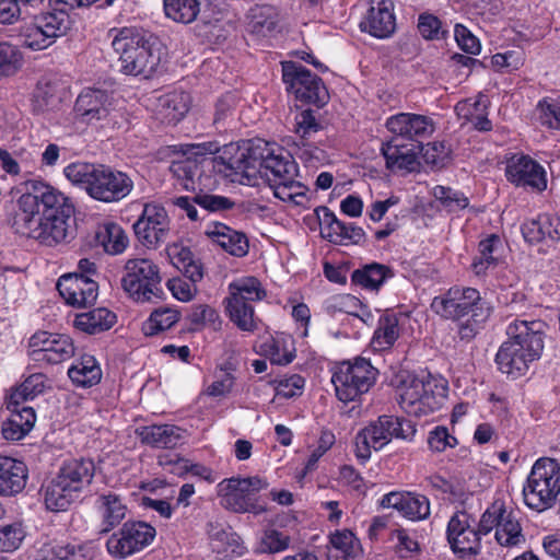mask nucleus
Segmentation results:
<instances>
[{
    "label": "nucleus",
    "instance_id": "338daca9",
    "mask_svg": "<svg viewBox=\"0 0 560 560\" xmlns=\"http://www.w3.org/2000/svg\"><path fill=\"white\" fill-rule=\"evenodd\" d=\"M195 326H211L218 329L221 325L219 313L209 305H197L189 315Z\"/></svg>",
    "mask_w": 560,
    "mask_h": 560
},
{
    "label": "nucleus",
    "instance_id": "6e6552de",
    "mask_svg": "<svg viewBox=\"0 0 560 560\" xmlns=\"http://www.w3.org/2000/svg\"><path fill=\"white\" fill-rule=\"evenodd\" d=\"M447 383L428 374L413 376L399 388L400 408L413 417H422L441 409L447 396Z\"/></svg>",
    "mask_w": 560,
    "mask_h": 560
},
{
    "label": "nucleus",
    "instance_id": "052dcab7",
    "mask_svg": "<svg viewBox=\"0 0 560 560\" xmlns=\"http://www.w3.org/2000/svg\"><path fill=\"white\" fill-rule=\"evenodd\" d=\"M261 349L264 354L273 364L287 365L295 358L294 349H287L283 340L270 339L261 345Z\"/></svg>",
    "mask_w": 560,
    "mask_h": 560
},
{
    "label": "nucleus",
    "instance_id": "473e14b6",
    "mask_svg": "<svg viewBox=\"0 0 560 560\" xmlns=\"http://www.w3.org/2000/svg\"><path fill=\"white\" fill-rule=\"evenodd\" d=\"M400 314L393 310L383 312L373 332L370 347L374 352L390 350L400 337Z\"/></svg>",
    "mask_w": 560,
    "mask_h": 560
},
{
    "label": "nucleus",
    "instance_id": "7c9ffc66",
    "mask_svg": "<svg viewBox=\"0 0 560 560\" xmlns=\"http://www.w3.org/2000/svg\"><path fill=\"white\" fill-rule=\"evenodd\" d=\"M95 509L101 520V533H109L117 527L128 513V508L121 495L112 491L97 497Z\"/></svg>",
    "mask_w": 560,
    "mask_h": 560
},
{
    "label": "nucleus",
    "instance_id": "4c0bfd02",
    "mask_svg": "<svg viewBox=\"0 0 560 560\" xmlns=\"http://www.w3.org/2000/svg\"><path fill=\"white\" fill-rule=\"evenodd\" d=\"M206 234L225 252L243 257L248 253V240L242 232L235 231L224 223L215 222L209 226Z\"/></svg>",
    "mask_w": 560,
    "mask_h": 560
},
{
    "label": "nucleus",
    "instance_id": "a19ab883",
    "mask_svg": "<svg viewBox=\"0 0 560 560\" xmlns=\"http://www.w3.org/2000/svg\"><path fill=\"white\" fill-rule=\"evenodd\" d=\"M68 376L75 386L89 388L100 383L102 370L93 355L84 354L69 368Z\"/></svg>",
    "mask_w": 560,
    "mask_h": 560
},
{
    "label": "nucleus",
    "instance_id": "e2e57ef3",
    "mask_svg": "<svg viewBox=\"0 0 560 560\" xmlns=\"http://www.w3.org/2000/svg\"><path fill=\"white\" fill-rule=\"evenodd\" d=\"M192 200L208 212H224L233 209L235 206V202L228 197L206 194L202 192V190H199V192L192 197Z\"/></svg>",
    "mask_w": 560,
    "mask_h": 560
},
{
    "label": "nucleus",
    "instance_id": "79ce46f5",
    "mask_svg": "<svg viewBox=\"0 0 560 560\" xmlns=\"http://www.w3.org/2000/svg\"><path fill=\"white\" fill-rule=\"evenodd\" d=\"M390 277H393V271L388 266L371 262L355 269L351 275V281L364 289L378 290Z\"/></svg>",
    "mask_w": 560,
    "mask_h": 560
},
{
    "label": "nucleus",
    "instance_id": "680f3d73",
    "mask_svg": "<svg viewBox=\"0 0 560 560\" xmlns=\"http://www.w3.org/2000/svg\"><path fill=\"white\" fill-rule=\"evenodd\" d=\"M68 15L63 10L58 12L43 13L36 21V27L40 35H58L57 32H62L66 28Z\"/></svg>",
    "mask_w": 560,
    "mask_h": 560
},
{
    "label": "nucleus",
    "instance_id": "f3484780",
    "mask_svg": "<svg viewBox=\"0 0 560 560\" xmlns=\"http://www.w3.org/2000/svg\"><path fill=\"white\" fill-rule=\"evenodd\" d=\"M474 523V517L466 511L455 512L447 523V542L460 560L475 559L481 553V537L485 535L480 532V522L477 528Z\"/></svg>",
    "mask_w": 560,
    "mask_h": 560
},
{
    "label": "nucleus",
    "instance_id": "20e7f679",
    "mask_svg": "<svg viewBox=\"0 0 560 560\" xmlns=\"http://www.w3.org/2000/svg\"><path fill=\"white\" fill-rule=\"evenodd\" d=\"M95 471L96 466L92 458L63 460L56 475L42 486L46 509L56 513L67 511L91 486Z\"/></svg>",
    "mask_w": 560,
    "mask_h": 560
},
{
    "label": "nucleus",
    "instance_id": "5701e85b",
    "mask_svg": "<svg viewBox=\"0 0 560 560\" xmlns=\"http://www.w3.org/2000/svg\"><path fill=\"white\" fill-rule=\"evenodd\" d=\"M57 290L68 305L88 307L93 305L98 295V284L91 277L66 273L57 282Z\"/></svg>",
    "mask_w": 560,
    "mask_h": 560
},
{
    "label": "nucleus",
    "instance_id": "f8f14e48",
    "mask_svg": "<svg viewBox=\"0 0 560 560\" xmlns=\"http://www.w3.org/2000/svg\"><path fill=\"white\" fill-rule=\"evenodd\" d=\"M431 310L440 317L459 322L466 316H490L492 308L481 296L480 292L471 287L454 285L444 294L435 296Z\"/></svg>",
    "mask_w": 560,
    "mask_h": 560
},
{
    "label": "nucleus",
    "instance_id": "69168bd1",
    "mask_svg": "<svg viewBox=\"0 0 560 560\" xmlns=\"http://www.w3.org/2000/svg\"><path fill=\"white\" fill-rule=\"evenodd\" d=\"M277 395L284 398L301 396L304 389L305 380L299 374L284 376L276 381Z\"/></svg>",
    "mask_w": 560,
    "mask_h": 560
},
{
    "label": "nucleus",
    "instance_id": "7ed1b4c3",
    "mask_svg": "<svg viewBox=\"0 0 560 560\" xmlns=\"http://www.w3.org/2000/svg\"><path fill=\"white\" fill-rule=\"evenodd\" d=\"M508 339L501 343L494 362L512 380L524 376L544 350V323L515 319L506 327Z\"/></svg>",
    "mask_w": 560,
    "mask_h": 560
},
{
    "label": "nucleus",
    "instance_id": "ea45409f",
    "mask_svg": "<svg viewBox=\"0 0 560 560\" xmlns=\"http://www.w3.org/2000/svg\"><path fill=\"white\" fill-rule=\"evenodd\" d=\"M331 548L328 560H361L362 549L359 539L350 530L336 532L330 536Z\"/></svg>",
    "mask_w": 560,
    "mask_h": 560
},
{
    "label": "nucleus",
    "instance_id": "2eb2a0df",
    "mask_svg": "<svg viewBox=\"0 0 560 560\" xmlns=\"http://www.w3.org/2000/svg\"><path fill=\"white\" fill-rule=\"evenodd\" d=\"M124 291L136 302H149L162 293L159 267L145 258L129 259L121 278Z\"/></svg>",
    "mask_w": 560,
    "mask_h": 560
},
{
    "label": "nucleus",
    "instance_id": "f03ea898",
    "mask_svg": "<svg viewBox=\"0 0 560 560\" xmlns=\"http://www.w3.org/2000/svg\"><path fill=\"white\" fill-rule=\"evenodd\" d=\"M73 213V203L61 191L40 179H30L18 199L11 226L16 234L55 246L67 240Z\"/></svg>",
    "mask_w": 560,
    "mask_h": 560
},
{
    "label": "nucleus",
    "instance_id": "dca6fc26",
    "mask_svg": "<svg viewBox=\"0 0 560 560\" xmlns=\"http://www.w3.org/2000/svg\"><path fill=\"white\" fill-rule=\"evenodd\" d=\"M166 250L173 266L190 281L173 278L167 281V288L175 299L188 302L197 292L196 283L203 278V266L187 246L174 243Z\"/></svg>",
    "mask_w": 560,
    "mask_h": 560
},
{
    "label": "nucleus",
    "instance_id": "a211bd4d",
    "mask_svg": "<svg viewBox=\"0 0 560 560\" xmlns=\"http://www.w3.org/2000/svg\"><path fill=\"white\" fill-rule=\"evenodd\" d=\"M155 528L142 521H127L106 540L107 552L116 560L142 551L155 538Z\"/></svg>",
    "mask_w": 560,
    "mask_h": 560
},
{
    "label": "nucleus",
    "instance_id": "c85d7f7f",
    "mask_svg": "<svg viewBox=\"0 0 560 560\" xmlns=\"http://www.w3.org/2000/svg\"><path fill=\"white\" fill-rule=\"evenodd\" d=\"M185 431L174 424H150L136 429L140 442L152 448H175L184 441Z\"/></svg>",
    "mask_w": 560,
    "mask_h": 560
},
{
    "label": "nucleus",
    "instance_id": "4d7b16f0",
    "mask_svg": "<svg viewBox=\"0 0 560 560\" xmlns=\"http://www.w3.org/2000/svg\"><path fill=\"white\" fill-rule=\"evenodd\" d=\"M494 537L500 546L509 548L520 546L526 541L517 516L512 518L510 523L502 525V527H498Z\"/></svg>",
    "mask_w": 560,
    "mask_h": 560
},
{
    "label": "nucleus",
    "instance_id": "774afa93",
    "mask_svg": "<svg viewBox=\"0 0 560 560\" xmlns=\"http://www.w3.org/2000/svg\"><path fill=\"white\" fill-rule=\"evenodd\" d=\"M428 444L433 452H444L447 447H455L457 439L448 433L447 428L439 425L430 431Z\"/></svg>",
    "mask_w": 560,
    "mask_h": 560
},
{
    "label": "nucleus",
    "instance_id": "e433bc0d",
    "mask_svg": "<svg viewBox=\"0 0 560 560\" xmlns=\"http://www.w3.org/2000/svg\"><path fill=\"white\" fill-rule=\"evenodd\" d=\"M502 247V241L497 234H491L479 242L478 253L470 265L475 276L485 277L490 269H494L499 265Z\"/></svg>",
    "mask_w": 560,
    "mask_h": 560
},
{
    "label": "nucleus",
    "instance_id": "a18cd8bd",
    "mask_svg": "<svg viewBox=\"0 0 560 560\" xmlns=\"http://www.w3.org/2000/svg\"><path fill=\"white\" fill-rule=\"evenodd\" d=\"M180 318V313L171 307H159L154 310L142 325L145 336H154L172 328Z\"/></svg>",
    "mask_w": 560,
    "mask_h": 560
},
{
    "label": "nucleus",
    "instance_id": "37998d69",
    "mask_svg": "<svg viewBox=\"0 0 560 560\" xmlns=\"http://www.w3.org/2000/svg\"><path fill=\"white\" fill-rule=\"evenodd\" d=\"M323 129L322 124L316 118L312 109H304L296 114L293 132L295 143L301 147L312 148L315 136Z\"/></svg>",
    "mask_w": 560,
    "mask_h": 560
},
{
    "label": "nucleus",
    "instance_id": "bb28decb",
    "mask_svg": "<svg viewBox=\"0 0 560 560\" xmlns=\"http://www.w3.org/2000/svg\"><path fill=\"white\" fill-rule=\"evenodd\" d=\"M522 235L528 244L556 243L560 241V218L540 213L525 220L521 225Z\"/></svg>",
    "mask_w": 560,
    "mask_h": 560
},
{
    "label": "nucleus",
    "instance_id": "6e6d98bb",
    "mask_svg": "<svg viewBox=\"0 0 560 560\" xmlns=\"http://www.w3.org/2000/svg\"><path fill=\"white\" fill-rule=\"evenodd\" d=\"M292 538L277 528H266L260 538V548L265 553H280L290 548Z\"/></svg>",
    "mask_w": 560,
    "mask_h": 560
},
{
    "label": "nucleus",
    "instance_id": "c03bdc74",
    "mask_svg": "<svg viewBox=\"0 0 560 560\" xmlns=\"http://www.w3.org/2000/svg\"><path fill=\"white\" fill-rule=\"evenodd\" d=\"M47 377L43 373H33L27 376L24 382L14 388L7 399L11 400V405H22L27 400L34 399L44 393Z\"/></svg>",
    "mask_w": 560,
    "mask_h": 560
},
{
    "label": "nucleus",
    "instance_id": "bf43d9fd",
    "mask_svg": "<svg viewBox=\"0 0 560 560\" xmlns=\"http://www.w3.org/2000/svg\"><path fill=\"white\" fill-rule=\"evenodd\" d=\"M24 538L25 530L22 523L14 522L0 526V551L12 552L16 550Z\"/></svg>",
    "mask_w": 560,
    "mask_h": 560
},
{
    "label": "nucleus",
    "instance_id": "49530a36",
    "mask_svg": "<svg viewBox=\"0 0 560 560\" xmlns=\"http://www.w3.org/2000/svg\"><path fill=\"white\" fill-rule=\"evenodd\" d=\"M164 11L173 21L188 24L196 20L200 3L198 0H164Z\"/></svg>",
    "mask_w": 560,
    "mask_h": 560
},
{
    "label": "nucleus",
    "instance_id": "0eeeda50",
    "mask_svg": "<svg viewBox=\"0 0 560 560\" xmlns=\"http://www.w3.org/2000/svg\"><path fill=\"white\" fill-rule=\"evenodd\" d=\"M524 503L530 510L544 512L560 502V464L552 458L537 459L523 487Z\"/></svg>",
    "mask_w": 560,
    "mask_h": 560
},
{
    "label": "nucleus",
    "instance_id": "864d4df0",
    "mask_svg": "<svg viewBox=\"0 0 560 560\" xmlns=\"http://www.w3.org/2000/svg\"><path fill=\"white\" fill-rule=\"evenodd\" d=\"M433 196L448 212L463 210L469 205V200L464 192L446 186H435Z\"/></svg>",
    "mask_w": 560,
    "mask_h": 560
},
{
    "label": "nucleus",
    "instance_id": "a878e982",
    "mask_svg": "<svg viewBox=\"0 0 560 560\" xmlns=\"http://www.w3.org/2000/svg\"><path fill=\"white\" fill-rule=\"evenodd\" d=\"M422 143L405 144L397 137L382 143L381 153L385 159V166L392 172L406 171L415 172L418 168V154Z\"/></svg>",
    "mask_w": 560,
    "mask_h": 560
},
{
    "label": "nucleus",
    "instance_id": "c756f323",
    "mask_svg": "<svg viewBox=\"0 0 560 560\" xmlns=\"http://www.w3.org/2000/svg\"><path fill=\"white\" fill-rule=\"evenodd\" d=\"M5 404L10 416L1 424V434L7 441H20L33 429L36 421L35 410L27 406H13L9 399Z\"/></svg>",
    "mask_w": 560,
    "mask_h": 560
},
{
    "label": "nucleus",
    "instance_id": "b1692460",
    "mask_svg": "<svg viewBox=\"0 0 560 560\" xmlns=\"http://www.w3.org/2000/svg\"><path fill=\"white\" fill-rule=\"evenodd\" d=\"M385 126L399 141L409 140L410 143H422L421 139L429 138L435 130L432 118L412 113L393 115Z\"/></svg>",
    "mask_w": 560,
    "mask_h": 560
},
{
    "label": "nucleus",
    "instance_id": "5fc2aeb1",
    "mask_svg": "<svg viewBox=\"0 0 560 560\" xmlns=\"http://www.w3.org/2000/svg\"><path fill=\"white\" fill-rule=\"evenodd\" d=\"M236 108V96L233 93H225L215 103L213 126L217 130H225L233 120Z\"/></svg>",
    "mask_w": 560,
    "mask_h": 560
},
{
    "label": "nucleus",
    "instance_id": "39448f33",
    "mask_svg": "<svg viewBox=\"0 0 560 560\" xmlns=\"http://www.w3.org/2000/svg\"><path fill=\"white\" fill-rule=\"evenodd\" d=\"M63 174L71 183L81 185L91 198L102 202L120 201L133 188L126 173L103 164L74 162L63 168Z\"/></svg>",
    "mask_w": 560,
    "mask_h": 560
},
{
    "label": "nucleus",
    "instance_id": "c9c22d12",
    "mask_svg": "<svg viewBox=\"0 0 560 560\" xmlns=\"http://www.w3.org/2000/svg\"><path fill=\"white\" fill-rule=\"evenodd\" d=\"M190 96L185 92H170L160 96L155 105V116L161 122L175 125L189 110Z\"/></svg>",
    "mask_w": 560,
    "mask_h": 560
},
{
    "label": "nucleus",
    "instance_id": "09e8293b",
    "mask_svg": "<svg viewBox=\"0 0 560 560\" xmlns=\"http://www.w3.org/2000/svg\"><path fill=\"white\" fill-rule=\"evenodd\" d=\"M323 237L336 245H359L365 240V232L354 223L340 221L332 233L323 234Z\"/></svg>",
    "mask_w": 560,
    "mask_h": 560
},
{
    "label": "nucleus",
    "instance_id": "58836bf2",
    "mask_svg": "<svg viewBox=\"0 0 560 560\" xmlns=\"http://www.w3.org/2000/svg\"><path fill=\"white\" fill-rule=\"evenodd\" d=\"M116 322L117 316L114 312L106 307H96L89 312L77 314L73 325L85 334L97 335L109 330Z\"/></svg>",
    "mask_w": 560,
    "mask_h": 560
},
{
    "label": "nucleus",
    "instance_id": "4be33fe9",
    "mask_svg": "<svg viewBox=\"0 0 560 560\" xmlns=\"http://www.w3.org/2000/svg\"><path fill=\"white\" fill-rule=\"evenodd\" d=\"M417 430L411 420L404 417L383 415L363 429L364 439L370 438L374 444V450L378 451L388 444L393 438L404 441H412Z\"/></svg>",
    "mask_w": 560,
    "mask_h": 560
},
{
    "label": "nucleus",
    "instance_id": "3c124183",
    "mask_svg": "<svg viewBox=\"0 0 560 560\" xmlns=\"http://www.w3.org/2000/svg\"><path fill=\"white\" fill-rule=\"evenodd\" d=\"M420 153L422 154L424 163L435 170L445 167L452 161V149L445 141L422 143Z\"/></svg>",
    "mask_w": 560,
    "mask_h": 560
},
{
    "label": "nucleus",
    "instance_id": "f704fd0d",
    "mask_svg": "<svg viewBox=\"0 0 560 560\" xmlns=\"http://www.w3.org/2000/svg\"><path fill=\"white\" fill-rule=\"evenodd\" d=\"M67 81L58 72H46L40 77L34 93V110L44 113L59 101V92L66 89Z\"/></svg>",
    "mask_w": 560,
    "mask_h": 560
},
{
    "label": "nucleus",
    "instance_id": "aec40b11",
    "mask_svg": "<svg viewBox=\"0 0 560 560\" xmlns=\"http://www.w3.org/2000/svg\"><path fill=\"white\" fill-rule=\"evenodd\" d=\"M170 225L171 220L165 208L156 202H148L132 228L137 240L151 249L166 241Z\"/></svg>",
    "mask_w": 560,
    "mask_h": 560
},
{
    "label": "nucleus",
    "instance_id": "393cba45",
    "mask_svg": "<svg viewBox=\"0 0 560 560\" xmlns=\"http://www.w3.org/2000/svg\"><path fill=\"white\" fill-rule=\"evenodd\" d=\"M383 509H395L410 521H423L430 516V501L424 494L410 491H392L380 500Z\"/></svg>",
    "mask_w": 560,
    "mask_h": 560
},
{
    "label": "nucleus",
    "instance_id": "9b49d317",
    "mask_svg": "<svg viewBox=\"0 0 560 560\" xmlns=\"http://www.w3.org/2000/svg\"><path fill=\"white\" fill-rule=\"evenodd\" d=\"M269 483L259 476L226 478L218 485L221 505L234 513L261 514L266 506L259 500V491Z\"/></svg>",
    "mask_w": 560,
    "mask_h": 560
},
{
    "label": "nucleus",
    "instance_id": "4468645a",
    "mask_svg": "<svg viewBox=\"0 0 560 560\" xmlns=\"http://www.w3.org/2000/svg\"><path fill=\"white\" fill-rule=\"evenodd\" d=\"M218 151L217 142L188 144L184 155L172 161L170 165V172L176 179V185L187 191L202 190L206 187L202 183L205 166L212 163L206 155Z\"/></svg>",
    "mask_w": 560,
    "mask_h": 560
},
{
    "label": "nucleus",
    "instance_id": "13d9d810",
    "mask_svg": "<svg viewBox=\"0 0 560 560\" xmlns=\"http://www.w3.org/2000/svg\"><path fill=\"white\" fill-rule=\"evenodd\" d=\"M509 512L510 509L503 500H494L480 516V532L483 535L491 533L498 524L503 522Z\"/></svg>",
    "mask_w": 560,
    "mask_h": 560
},
{
    "label": "nucleus",
    "instance_id": "423d86ee",
    "mask_svg": "<svg viewBox=\"0 0 560 560\" xmlns=\"http://www.w3.org/2000/svg\"><path fill=\"white\" fill-rule=\"evenodd\" d=\"M112 46L119 55L120 70L130 75L150 78L167 55L160 37H114Z\"/></svg>",
    "mask_w": 560,
    "mask_h": 560
},
{
    "label": "nucleus",
    "instance_id": "72a5a7b5",
    "mask_svg": "<svg viewBox=\"0 0 560 560\" xmlns=\"http://www.w3.org/2000/svg\"><path fill=\"white\" fill-rule=\"evenodd\" d=\"M394 2L380 0L377 7H372L364 21L360 22V30L370 35H392L396 28Z\"/></svg>",
    "mask_w": 560,
    "mask_h": 560
},
{
    "label": "nucleus",
    "instance_id": "f257e3e1",
    "mask_svg": "<svg viewBox=\"0 0 560 560\" xmlns=\"http://www.w3.org/2000/svg\"><path fill=\"white\" fill-rule=\"evenodd\" d=\"M219 172L232 183L255 186L257 175L266 178L276 198L303 206L308 188L298 182V165L289 158L276 155L261 139L224 145L217 162Z\"/></svg>",
    "mask_w": 560,
    "mask_h": 560
},
{
    "label": "nucleus",
    "instance_id": "6ab92c4d",
    "mask_svg": "<svg viewBox=\"0 0 560 560\" xmlns=\"http://www.w3.org/2000/svg\"><path fill=\"white\" fill-rule=\"evenodd\" d=\"M30 359L42 364H59L74 355V345L65 334L36 331L28 340Z\"/></svg>",
    "mask_w": 560,
    "mask_h": 560
},
{
    "label": "nucleus",
    "instance_id": "0e129e2a",
    "mask_svg": "<svg viewBox=\"0 0 560 560\" xmlns=\"http://www.w3.org/2000/svg\"><path fill=\"white\" fill-rule=\"evenodd\" d=\"M360 306V300L351 294H337L328 299L325 303L326 312L335 316L337 313H345L353 316Z\"/></svg>",
    "mask_w": 560,
    "mask_h": 560
},
{
    "label": "nucleus",
    "instance_id": "603ef678",
    "mask_svg": "<svg viewBox=\"0 0 560 560\" xmlns=\"http://www.w3.org/2000/svg\"><path fill=\"white\" fill-rule=\"evenodd\" d=\"M54 556L59 560H93L95 552L90 542H60L52 548Z\"/></svg>",
    "mask_w": 560,
    "mask_h": 560
},
{
    "label": "nucleus",
    "instance_id": "8fccbe9b",
    "mask_svg": "<svg viewBox=\"0 0 560 560\" xmlns=\"http://www.w3.org/2000/svg\"><path fill=\"white\" fill-rule=\"evenodd\" d=\"M24 65V57L19 47L0 43V79L15 75Z\"/></svg>",
    "mask_w": 560,
    "mask_h": 560
},
{
    "label": "nucleus",
    "instance_id": "de8ad7c7",
    "mask_svg": "<svg viewBox=\"0 0 560 560\" xmlns=\"http://www.w3.org/2000/svg\"><path fill=\"white\" fill-rule=\"evenodd\" d=\"M97 240L104 250L112 255L122 253L128 245V236L120 225L108 223L97 233Z\"/></svg>",
    "mask_w": 560,
    "mask_h": 560
},
{
    "label": "nucleus",
    "instance_id": "cd10ccee",
    "mask_svg": "<svg viewBox=\"0 0 560 560\" xmlns=\"http://www.w3.org/2000/svg\"><path fill=\"white\" fill-rule=\"evenodd\" d=\"M109 96L104 90L86 88L77 97L74 112L83 122L105 119L109 113Z\"/></svg>",
    "mask_w": 560,
    "mask_h": 560
},
{
    "label": "nucleus",
    "instance_id": "9d476101",
    "mask_svg": "<svg viewBox=\"0 0 560 560\" xmlns=\"http://www.w3.org/2000/svg\"><path fill=\"white\" fill-rule=\"evenodd\" d=\"M266 295V290L256 277H243L229 284V296L224 300L225 310L238 329L248 332L257 329L252 302L261 301Z\"/></svg>",
    "mask_w": 560,
    "mask_h": 560
},
{
    "label": "nucleus",
    "instance_id": "2f4dec72",
    "mask_svg": "<svg viewBox=\"0 0 560 560\" xmlns=\"http://www.w3.org/2000/svg\"><path fill=\"white\" fill-rule=\"evenodd\" d=\"M27 467L18 459L0 455V497H13L25 488Z\"/></svg>",
    "mask_w": 560,
    "mask_h": 560
},
{
    "label": "nucleus",
    "instance_id": "412c9836",
    "mask_svg": "<svg viewBox=\"0 0 560 560\" xmlns=\"http://www.w3.org/2000/svg\"><path fill=\"white\" fill-rule=\"evenodd\" d=\"M505 177L508 182L533 191L547 188V174L536 160L526 154H513L506 161Z\"/></svg>",
    "mask_w": 560,
    "mask_h": 560
},
{
    "label": "nucleus",
    "instance_id": "ddd939ff",
    "mask_svg": "<svg viewBox=\"0 0 560 560\" xmlns=\"http://www.w3.org/2000/svg\"><path fill=\"white\" fill-rule=\"evenodd\" d=\"M281 72L285 91L293 94L298 101L317 108L328 103L330 96L324 81L301 63L282 61Z\"/></svg>",
    "mask_w": 560,
    "mask_h": 560
},
{
    "label": "nucleus",
    "instance_id": "1a4fd4ad",
    "mask_svg": "<svg viewBox=\"0 0 560 560\" xmlns=\"http://www.w3.org/2000/svg\"><path fill=\"white\" fill-rule=\"evenodd\" d=\"M378 370L363 357L342 361L331 375L336 397L342 402L355 401L375 385Z\"/></svg>",
    "mask_w": 560,
    "mask_h": 560
}]
</instances>
